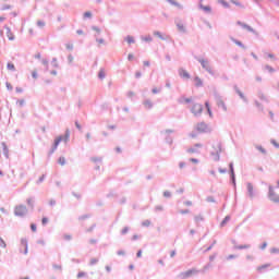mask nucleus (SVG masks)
Returning <instances> with one entry per match:
<instances>
[{
    "label": "nucleus",
    "instance_id": "60",
    "mask_svg": "<svg viewBox=\"0 0 279 279\" xmlns=\"http://www.w3.org/2000/svg\"><path fill=\"white\" fill-rule=\"evenodd\" d=\"M45 174H43L39 179H38V181H37V184H43V182H45Z\"/></svg>",
    "mask_w": 279,
    "mask_h": 279
},
{
    "label": "nucleus",
    "instance_id": "4",
    "mask_svg": "<svg viewBox=\"0 0 279 279\" xmlns=\"http://www.w3.org/2000/svg\"><path fill=\"white\" fill-rule=\"evenodd\" d=\"M214 99L218 108H222L223 112H228V106H226V102L223 101V97H221L219 93H214Z\"/></svg>",
    "mask_w": 279,
    "mask_h": 279
},
{
    "label": "nucleus",
    "instance_id": "37",
    "mask_svg": "<svg viewBox=\"0 0 279 279\" xmlns=\"http://www.w3.org/2000/svg\"><path fill=\"white\" fill-rule=\"evenodd\" d=\"M205 107L207 109V112H208L209 117H213V110H210V102L206 101Z\"/></svg>",
    "mask_w": 279,
    "mask_h": 279
},
{
    "label": "nucleus",
    "instance_id": "36",
    "mask_svg": "<svg viewBox=\"0 0 279 279\" xmlns=\"http://www.w3.org/2000/svg\"><path fill=\"white\" fill-rule=\"evenodd\" d=\"M218 3H220L222 8H230V3H228L226 0H219Z\"/></svg>",
    "mask_w": 279,
    "mask_h": 279
},
{
    "label": "nucleus",
    "instance_id": "34",
    "mask_svg": "<svg viewBox=\"0 0 279 279\" xmlns=\"http://www.w3.org/2000/svg\"><path fill=\"white\" fill-rule=\"evenodd\" d=\"M210 267H213V264L208 263L207 265H205L203 267V269L201 270L202 274H206V271H208V269H210Z\"/></svg>",
    "mask_w": 279,
    "mask_h": 279
},
{
    "label": "nucleus",
    "instance_id": "27",
    "mask_svg": "<svg viewBox=\"0 0 279 279\" xmlns=\"http://www.w3.org/2000/svg\"><path fill=\"white\" fill-rule=\"evenodd\" d=\"M154 36H157V38H159L160 40H167V37L162 36V33H160V31H155Z\"/></svg>",
    "mask_w": 279,
    "mask_h": 279
},
{
    "label": "nucleus",
    "instance_id": "12",
    "mask_svg": "<svg viewBox=\"0 0 279 279\" xmlns=\"http://www.w3.org/2000/svg\"><path fill=\"white\" fill-rule=\"evenodd\" d=\"M174 23L177 25L178 32H180L181 34H186V26H184V24L182 23V20L175 19Z\"/></svg>",
    "mask_w": 279,
    "mask_h": 279
},
{
    "label": "nucleus",
    "instance_id": "42",
    "mask_svg": "<svg viewBox=\"0 0 279 279\" xmlns=\"http://www.w3.org/2000/svg\"><path fill=\"white\" fill-rule=\"evenodd\" d=\"M215 245H217V240H214V242L211 243V245H209L204 252H210V250H213V247H215Z\"/></svg>",
    "mask_w": 279,
    "mask_h": 279
},
{
    "label": "nucleus",
    "instance_id": "38",
    "mask_svg": "<svg viewBox=\"0 0 279 279\" xmlns=\"http://www.w3.org/2000/svg\"><path fill=\"white\" fill-rule=\"evenodd\" d=\"M264 69L265 71H268V73H276V70L270 65H265Z\"/></svg>",
    "mask_w": 279,
    "mask_h": 279
},
{
    "label": "nucleus",
    "instance_id": "23",
    "mask_svg": "<svg viewBox=\"0 0 279 279\" xmlns=\"http://www.w3.org/2000/svg\"><path fill=\"white\" fill-rule=\"evenodd\" d=\"M1 146H2L3 155L5 156V158H9L10 150L8 149V145L5 144V142H2Z\"/></svg>",
    "mask_w": 279,
    "mask_h": 279
},
{
    "label": "nucleus",
    "instance_id": "39",
    "mask_svg": "<svg viewBox=\"0 0 279 279\" xmlns=\"http://www.w3.org/2000/svg\"><path fill=\"white\" fill-rule=\"evenodd\" d=\"M58 162L61 165V167H64L66 165V159L64 157H59Z\"/></svg>",
    "mask_w": 279,
    "mask_h": 279
},
{
    "label": "nucleus",
    "instance_id": "18",
    "mask_svg": "<svg viewBox=\"0 0 279 279\" xmlns=\"http://www.w3.org/2000/svg\"><path fill=\"white\" fill-rule=\"evenodd\" d=\"M257 97L258 99H260V101H265V104H269V98L265 95V93L259 90L257 93Z\"/></svg>",
    "mask_w": 279,
    "mask_h": 279
},
{
    "label": "nucleus",
    "instance_id": "19",
    "mask_svg": "<svg viewBox=\"0 0 279 279\" xmlns=\"http://www.w3.org/2000/svg\"><path fill=\"white\" fill-rule=\"evenodd\" d=\"M168 3H170V5H174V8H178L179 10H184V5L180 4L178 1L175 0H166Z\"/></svg>",
    "mask_w": 279,
    "mask_h": 279
},
{
    "label": "nucleus",
    "instance_id": "59",
    "mask_svg": "<svg viewBox=\"0 0 279 279\" xmlns=\"http://www.w3.org/2000/svg\"><path fill=\"white\" fill-rule=\"evenodd\" d=\"M73 60H74L73 54H69V56H68V62H69V64H73Z\"/></svg>",
    "mask_w": 279,
    "mask_h": 279
},
{
    "label": "nucleus",
    "instance_id": "10",
    "mask_svg": "<svg viewBox=\"0 0 279 279\" xmlns=\"http://www.w3.org/2000/svg\"><path fill=\"white\" fill-rule=\"evenodd\" d=\"M236 25L242 27V29H246V32H251V34H254L255 36H258V32H256L252 26H250V25H247V24H245L241 21H238Z\"/></svg>",
    "mask_w": 279,
    "mask_h": 279
},
{
    "label": "nucleus",
    "instance_id": "29",
    "mask_svg": "<svg viewBox=\"0 0 279 279\" xmlns=\"http://www.w3.org/2000/svg\"><path fill=\"white\" fill-rule=\"evenodd\" d=\"M125 40H126V43H128L129 45H134V43H136V40L134 39V37H132V36H130V35H128V36L125 37Z\"/></svg>",
    "mask_w": 279,
    "mask_h": 279
},
{
    "label": "nucleus",
    "instance_id": "15",
    "mask_svg": "<svg viewBox=\"0 0 279 279\" xmlns=\"http://www.w3.org/2000/svg\"><path fill=\"white\" fill-rule=\"evenodd\" d=\"M232 243H233V250H250V247H252V245L250 244L239 245L236 244V240H232Z\"/></svg>",
    "mask_w": 279,
    "mask_h": 279
},
{
    "label": "nucleus",
    "instance_id": "26",
    "mask_svg": "<svg viewBox=\"0 0 279 279\" xmlns=\"http://www.w3.org/2000/svg\"><path fill=\"white\" fill-rule=\"evenodd\" d=\"M268 267H271V264H264V265L257 267V271L259 274H263V271H265V269H267Z\"/></svg>",
    "mask_w": 279,
    "mask_h": 279
},
{
    "label": "nucleus",
    "instance_id": "50",
    "mask_svg": "<svg viewBox=\"0 0 279 279\" xmlns=\"http://www.w3.org/2000/svg\"><path fill=\"white\" fill-rule=\"evenodd\" d=\"M201 9L204 10V12H210L211 11L209 5L204 7V4H201Z\"/></svg>",
    "mask_w": 279,
    "mask_h": 279
},
{
    "label": "nucleus",
    "instance_id": "9",
    "mask_svg": "<svg viewBox=\"0 0 279 279\" xmlns=\"http://www.w3.org/2000/svg\"><path fill=\"white\" fill-rule=\"evenodd\" d=\"M204 111V106H202V104H194L191 112H193L194 117H199V114H202V112Z\"/></svg>",
    "mask_w": 279,
    "mask_h": 279
},
{
    "label": "nucleus",
    "instance_id": "64",
    "mask_svg": "<svg viewBox=\"0 0 279 279\" xmlns=\"http://www.w3.org/2000/svg\"><path fill=\"white\" fill-rule=\"evenodd\" d=\"M234 258H236V255L231 254V255L227 256V260H232Z\"/></svg>",
    "mask_w": 279,
    "mask_h": 279
},
{
    "label": "nucleus",
    "instance_id": "61",
    "mask_svg": "<svg viewBox=\"0 0 279 279\" xmlns=\"http://www.w3.org/2000/svg\"><path fill=\"white\" fill-rule=\"evenodd\" d=\"M65 48H66L69 51H73V44H65Z\"/></svg>",
    "mask_w": 279,
    "mask_h": 279
},
{
    "label": "nucleus",
    "instance_id": "6",
    "mask_svg": "<svg viewBox=\"0 0 279 279\" xmlns=\"http://www.w3.org/2000/svg\"><path fill=\"white\" fill-rule=\"evenodd\" d=\"M268 199L274 202V204H279V195L276 193L272 185L268 186Z\"/></svg>",
    "mask_w": 279,
    "mask_h": 279
},
{
    "label": "nucleus",
    "instance_id": "3",
    "mask_svg": "<svg viewBox=\"0 0 279 279\" xmlns=\"http://www.w3.org/2000/svg\"><path fill=\"white\" fill-rule=\"evenodd\" d=\"M28 213H29V210L27 209V206H25V205H17L14 208L15 217H27Z\"/></svg>",
    "mask_w": 279,
    "mask_h": 279
},
{
    "label": "nucleus",
    "instance_id": "63",
    "mask_svg": "<svg viewBox=\"0 0 279 279\" xmlns=\"http://www.w3.org/2000/svg\"><path fill=\"white\" fill-rule=\"evenodd\" d=\"M163 197H167V198L171 197V192L165 191L163 192Z\"/></svg>",
    "mask_w": 279,
    "mask_h": 279
},
{
    "label": "nucleus",
    "instance_id": "53",
    "mask_svg": "<svg viewBox=\"0 0 279 279\" xmlns=\"http://www.w3.org/2000/svg\"><path fill=\"white\" fill-rule=\"evenodd\" d=\"M99 263V259L98 258H92L90 262H89V265H97Z\"/></svg>",
    "mask_w": 279,
    "mask_h": 279
},
{
    "label": "nucleus",
    "instance_id": "49",
    "mask_svg": "<svg viewBox=\"0 0 279 279\" xmlns=\"http://www.w3.org/2000/svg\"><path fill=\"white\" fill-rule=\"evenodd\" d=\"M84 19H93V13L90 11L85 12Z\"/></svg>",
    "mask_w": 279,
    "mask_h": 279
},
{
    "label": "nucleus",
    "instance_id": "44",
    "mask_svg": "<svg viewBox=\"0 0 279 279\" xmlns=\"http://www.w3.org/2000/svg\"><path fill=\"white\" fill-rule=\"evenodd\" d=\"M51 64H52V66H53L54 69H58V66H60V65L58 64V59H57V58H52Z\"/></svg>",
    "mask_w": 279,
    "mask_h": 279
},
{
    "label": "nucleus",
    "instance_id": "8",
    "mask_svg": "<svg viewBox=\"0 0 279 279\" xmlns=\"http://www.w3.org/2000/svg\"><path fill=\"white\" fill-rule=\"evenodd\" d=\"M221 143L216 144L215 151H211V156L215 160V162H219L221 158Z\"/></svg>",
    "mask_w": 279,
    "mask_h": 279
},
{
    "label": "nucleus",
    "instance_id": "48",
    "mask_svg": "<svg viewBox=\"0 0 279 279\" xmlns=\"http://www.w3.org/2000/svg\"><path fill=\"white\" fill-rule=\"evenodd\" d=\"M206 202H208L209 204H215V197L214 196H207Z\"/></svg>",
    "mask_w": 279,
    "mask_h": 279
},
{
    "label": "nucleus",
    "instance_id": "46",
    "mask_svg": "<svg viewBox=\"0 0 279 279\" xmlns=\"http://www.w3.org/2000/svg\"><path fill=\"white\" fill-rule=\"evenodd\" d=\"M1 10H2V12H4L5 10H12V5H10V4H3V5L1 7Z\"/></svg>",
    "mask_w": 279,
    "mask_h": 279
},
{
    "label": "nucleus",
    "instance_id": "41",
    "mask_svg": "<svg viewBox=\"0 0 279 279\" xmlns=\"http://www.w3.org/2000/svg\"><path fill=\"white\" fill-rule=\"evenodd\" d=\"M195 223H199V221H204V216L198 215L194 217Z\"/></svg>",
    "mask_w": 279,
    "mask_h": 279
},
{
    "label": "nucleus",
    "instance_id": "32",
    "mask_svg": "<svg viewBox=\"0 0 279 279\" xmlns=\"http://www.w3.org/2000/svg\"><path fill=\"white\" fill-rule=\"evenodd\" d=\"M231 3L238 8H242V10L245 9V5H243L239 0H231Z\"/></svg>",
    "mask_w": 279,
    "mask_h": 279
},
{
    "label": "nucleus",
    "instance_id": "21",
    "mask_svg": "<svg viewBox=\"0 0 279 279\" xmlns=\"http://www.w3.org/2000/svg\"><path fill=\"white\" fill-rule=\"evenodd\" d=\"M140 38L143 43H153L154 41V37H151V35H146V36L142 35Z\"/></svg>",
    "mask_w": 279,
    "mask_h": 279
},
{
    "label": "nucleus",
    "instance_id": "13",
    "mask_svg": "<svg viewBox=\"0 0 279 279\" xmlns=\"http://www.w3.org/2000/svg\"><path fill=\"white\" fill-rule=\"evenodd\" d=\"M233 90L236 93V95H239L240 99H242V101H244V104H247V97H245V94H243V92H241L239 86L234 85Z\"/></svg>",
    "mask_w": 279,
    "mask_h": 279
},
{
    "label": "nucleus",
    "instance_id": "57",
    "mask_svg": "<svg viewBox=\"0 0 279 279\" xmlns=\"http://www.w3.org/2000/svg\"><path fill=\"white\" fill-rule=\"evenodd\" d=\"M142 226H144L145 228H148V226H151V221L145 220L142 222Z\"/></svg>",
    "mask_w": 279,
    "mask_h": 279
},
{
    "label": "nucleus",
    "instance_id": "11",
    "mask_svg": "<svg viewBox=\"0 0 279 279\" xmlns=\"http://www.w3.org/2000/svg\"><path fill=\"white\" fill-rule=\"evenodd\" d=\"M246 191L250 199H254L256 197V191L254 190V185L252 183H246Z\"/></svg>",
    "mask_w": 279,
    "mask_h": 279
},
{
    "label": "nucleus",
    "instance_id": "62",
    "mask_svg": "<svg viewBox=\"0 0 279 279\" xmlns=\"http://www.w3.org/2000/svg\"><path fill=\"white\" fill-rule=\"evenodd\" d=\"M53 269H58L59 271H62V265L54 264Z\"/></svg>",
    "mask_w": 279,
    "mask_h": 279
},
{
    "label": "nucleus",
    "instance_id": "55",
    "mask_svg": "<svg viewBox=\"0 0 279 279\" xmlns=\"http://www.w3.org/2000/svg\"><path fill=\"white\" fill-rule=\"evenodd\" d=\"M270 254H279V248L278 247H271L270 248Z\"/></svg>",
    "mask_w": 279,
    "mask_h": 279
},
{
    "label": "nucleus",
    "instance_id": "17",
    "mask_svg": "<svg viewBox=\"0 0 279 279\" xmlns=\"http://www.w3.org/2000/svg\"><path fill=\"white\" fill-rule=\"evenodd\" d=\"M23 247H24V254H27V252H28L27 239H22V240H21V248H20V252H23Z\"/></svg>",
    "mask_w": 279,
    "mask_h": 279
},
{
    "label": "nucleus",
    "instance_id": "14",
    "mask_svg": "<svg viewBox=\"0 0 279 279\" xmlns=\"http://www.w3.org/2000/svg\"><path fill=\"white\" fill-rule=\"evenodd\" d=\"M229 169H230L231 182H232L233 186H236V178L234 175V163L233 162L229 163Z\"/></svg>",
    "mask_w": 279,
    "mask_h": 279
},
{
    "label": "nucleus",
    "instance_id": "40",
    "mask_svg": "<svg viewBox=\"0 0 279 279\" xmlns=\"http://www.w3.org/2000/svg\"><path fill=\"white\" fill-rule=\"evenodd\" d=\"M41 64H44V66H46V71H49V60L41 59Z\"/></svg>",
    "mask_w": 279,
    "mask_h": 279
},
{
    "label": "nucleus",
    "instance_id": "31",
    "mask_svg": "<svg viewBox=\"0 0 279 279\" xmlns=\"http://www.w3.org/2000/svg\"><path fill=\"white\" fill-rule=\"evenodd\" d=\"M230 221V216H226L223 220L220 222V228H225V226Z\"/></svg>",
    "mask_w": 279,
    "mask_h": 279
},
{
    "label": "nucleus",
    "instance_id": "33",
    "mask_svg": "<svg viewBox=\"0 0 279 279\" xmlns=\"http://www.w3.org/2000/svg\"><path fill=\"white\" fill-rule=\"evenodd\" d=\"M98 78L99 80H106V72L104 71V69H100V71L98 73Z\"/></svg>",
    "mask_w": 279,
    "mask_h": 279
},
{
    "label": "nucleus",
    "instance_id": "56",
    "mask_svg": "<svg viewBox=\"0 0 279 279\" xmlns=\"http://www.w3.org/2000/svg\"><path fill=\"white\" fill-rule=\"evenodd\" d=\"M270 144L274 145L277 149H279V144L276 142V140H270Z\"/></svg>",
    "mask_w": 279,
    "mask_h": 279
},
{
    "label": "nucleus",
    "instance_id": "5",
    "mask_svg": "<svg viewBox=\"0 0 279 279\" xmlns=\"http://www.w3.org/2000/svg\"><path fill=\"white\" fill-rule=\"evenodd\" d=\"M197 274H199V270L196 269V268H192L190 270L180 272L178 278H180V279H187V278H191L193 276H197Z\"/></svg>",
    "mask_w": 279,
    "mask_h": 279
},
{
    "label": "nucleus",
    "instance_id": "7",
    "mask_svg": "<svg viewBox=\"0 0 279 279\" xmlns=\"http://www.w3.org/2000/svg\"><path fill=\"white\" fill-rule=\"evenodd\" d=\"M195 130L197 132H199L201 134H206V133L210 132V128L208 126V124H206V122L197 123L195 126Z\"/></svg>",
    "mask_w": 279,
    "mask_h": 279
},
{
    "label": "nucleus",
    "instance_id": "52",
    "mask_svg": "<svg viewBox=\"0 0 279 279\" xmlns=\"http://www.w3.org/2000/svg\"><path fill=\"white\" fill-rule=\"evenodd\" d=\"M92 162H101V157H92Z\"/></svg>",
    "mask_w": 279,
    "mask_h": 279
},
{
    "label": "nucleus",
    "instance_id": "47",
    "mask_svg": "<svg viewBox=\"0 0 279 279\" xmlns=\"http://www.w3.org/2000/svg\"><path fill=\"white\" fill-rule=\"evenodd\" d=\"M93 32H96L97 35L101 34V28L97 26H92Z\"/></svg>",
    "mask_w": 279,
    "mask_h": 279
},
{
    "label": "nucleus",
    "instance_id": "2",
    "mask_svg": "<svg viewBox=\"0 0 279 279\" xmlns=\"http://www.w3.org/2000/svg\"><path fill=\"white\" fill-rule=\"evenodd\" d=\"M199 64L202 65V68L207 71V73H209V75H215V70H213V66L210 65V61H208L207 59H202L198 58L197 59Z\"/></svg>",
    "mask_w": 279,
    "mask_h": 279
},
{
    "label": "nucleus",
    "instance_id": "20",
    "mask_svg": "<svg viewBox=\"0 0 279 279\" xmlns=\"http://www.w3.org/2000/svg\"><path fill=\"white\" fill-rule=\"evenodd\" d=\"M4 29H7V38H9V40H14L15 37L10 26H4Z\"/></svg>",
    "mask_w": 279,
    "mask_h": 279
},
{
    "label": "nucleus",
    "instance_id": "30",
    "mask_svg": "<svg viewBox=\"0 0 279 279\" xmlns=\"http://www.w3.org/2000/svg\"><path fill=\"white\" fill-rule=\"evenodd\" d=\"M255 148L257 151H260V154H264V156L267 155V149H265L263 146L256 145Z\"/></svg>",
    "mask_w": 279,
    "mask_h": 279
},
{
    "label": "nucleus",
    "instance_id": "1",
    "mask_svg": "<svg viewBox=\"0 0 279 279\" xmlns=\"http://www.w3.org/2000/svg\"><path fill=\"white\" fill-rule=\"evenodd\" d=\"M69 138H71V131L66 130L64 136L61 135L54 140V144L49 151V156H51L56 151V149H58V145H60L62 141L69 143Z\"/></svg>",
    "mask_w": 279,
    "mask_h": 279
},
{
    "label": "nucleus",
    "instance_id": "45",
    "mask_svg": "<svg viewBox=\"0 0 279 279\" xmlns=\"http://www.w3.org/2000/svg\"><path fill=\"white\" fill-rule=\"evenodd\" d=\"M45 25H46L45 21H43V20L37 21V27H40V29H43V27H45Z\"/></svg>",
    "mask_w": 279,
    "mask_h": 279
},
{
    "label": "nucleus",
    "instance_id": "58",
    "mask_svg": "<svg viewBox=\"0 0 279 279\" xmlns=\"http://www.w3.org/2000/svg\"><path fill=\"white\" fill-rule=\"evenodd\" d=\"M130 232V228L129 227H124L121 231V234H128Z\"/></svg>",
    "mask_w": 279,
    "mask_h": 279
},
{
    "label": "nucleus",
    "instance_id": "22",
    "mask_svg": "<svg viewBox=\"0 0 279 279\" xmlns=\"http://www.w3.org/2000/svg\"><path fill=\"white\" fill-rule=\"evenodd\" d=\"M27 206H29L31 210H34V204H36V199L34 197H29L26 199Z\"/></svg>",
    "mask_w": 279,
    "mask_h": 279
},
{
    "label": "nucleus",
    "instance_id": "51",
    "mask_svg": "<svg viewBox=\"0 0 279 279\" xmlns=\"http://www.w3.org/2000/svg\"><path fill=\"white\" fill-rule=\"evenodd\" d=\"M166 142L169 144V145H172L173 144V137L171 136H166Z\"/></svg>",
    "mask_w": 279,
    "mask_h": 279
},
{
    "label": "nucleus",
    "instance_id": "35",
    "mask_svg": "<svg viewBox=\"0 0 279 279\" xmlns=\"http://www.w3.org/2000/svg\"><path fill=\"white\" fill-rule=\"evenodd\" d=\"M7 69H8V71H16V66H14V63H12V62H9L7 64Z\"/></svg>",
    "mask_w": 279,
    "mask_h": 279
},
{
    "label": "nucleus",
    "instance_id": "28",
    "mask_svg": "<svg viewBox=\"0 0 279 279\" xmlns=\"http://www.w3.org/2000/svg\"><path fill=\"white\" fill-rule=\"evenodd\" d=\"M232 43H234V45H236L238 47H241V49H245V45H243V43H241L238 39H234L233 37H231Z\"/></svg>",
    "mask_w": 279,
    "mask_h": 279
},
{
    "label": "nucleus",
    "instance_id": "25",
    "mask_svg": "<svg viewBox=\"0 0 279 279\" xmlns=\"http://www.w3.org/2000/svg\"><path fill=\"white\" fill-rule=\"evenodd\" d=\"M194 82L197 88L204 86V82L202 81V78H199V76H195Z\"/></svg>",
    "mask_w": 279,
    "mask_h": 279
},
{
    "label": "nucleus",
    "instance_id": "24",
    "mask_svg": "<svg viewBox=\"0 0 279 279\" xmlns=\"http://www.w3.org/2000/svg\"><path fill=\"white\" fill-rule=\"evenodd\" d=\"M144 107L146 108V110H151V108H154V102H151V100L146 99L144 100Z\"/></svg>",
    "mask_w": 279,
    "mask_h": 279
},
{
    "label": "nucleus",
    "instance_id": "54",
    "mask_svg": "<svg viewBox=\"0 0 279 279\" xmlns=\"http://www.w3.org/2000/svg\"><path fill=\"white\" fill-rule=\"evenodd\" d=\"M76 278H86V272L84 271H80L77 275H76Z\"/></svg>",
    "mask_w": 279,
    "mask_h": 279
},
{
    "label": "nucleus",
    "instance_id": "43",
    "mask_svg": "<svg viewBox=\"0 0 279 279\" xmlns=\"http://www.w3.org/2000/svg\"><path fill=\"white\" fill-rule=\"evenodd\" d=\"M187 154H199V150L197 148H189L187 150Z\"/></svg>",
    "mask_w": 279,
    "mask_h": 279
},
{
    "label": "nucleus",
    "instance_id": "16",
    "mask_svg": "<svg viewBox=\"0 0 279 279\" xmlns=\"http://www.w3.org/2000/svg\"><path fill=\"white\" fill-rule=\"evenodd\" d=\"M179 75L185 80H191V74H189V72H186V70L183 68L179 69Z\"/></svg>",
    "mask_w": 279,
    "mask_h": 279
}]
</instances>
